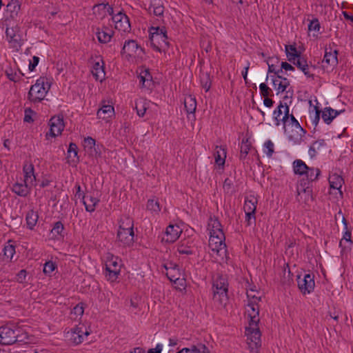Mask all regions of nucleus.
Returning a JSON list of instances; mask_svg holds the SVG:
<instances>
[{
	"instance_id": "35",
	"label": "nucleus",
	"mask_w": 353,
	"mask_h": 353,
	"mask_svg": "<svg viewBox=\"0 0 353 353\" xmlns=\"http://www.w3.org/2000/svg\"><path fill=\"white\" fill-rule=\"evenodd\" d=\"M94 12H100L103 17L105 15H111L112 17L114 14V8L108 3H100L94 6Z\"/></svg>"
},
{
	"instance_id": "63",
	"label": "nucleus",
	"mask_w": 353,
	"mask_h": 353,
	"mask_svg": "<svg viewBox=\"0 0 353 353\" xmlns=\"http://www.w3.org/2000/svg\"><path fill=\"white\" fill-rule=\"evenodd\" d=\"M96 141L90 137L84 139V147L85 148L92 149L95 146Z\"/></svg>"
},
{
	"instance_id": "50",
	"label": "nucleus",
	"mask_w": 353,
	"mask_h": 353,
	"mask_svg": "<svg viewBox=\"0 0 353 353\" xmlns=\"http://www.w3.org/2000/svg\"><path fill=\"white\" fill-rule=\"evenodd\" d=\"M11 241H9L8 243L4 246L3 254L6 259L11 260L15 254V247L10 243Z\"/></svg>"
},
{
	"instance_id": "7",
	"label": "nucleus",
	"mask_w": 353,
	"mask_h": 353,
	"mask_svg": "<svg viewBox=\"0 0 353 353\" xmlns=\"http://www.w3.org/2000/svg\"><path fill=\"white\" fill-rule=\"evenodd\" d=\"M121 266V259L118 256L108 253L105 263L104 274L105 278L111 282L115 281L120 274Z\"/></svg>"
},
{
	"instance_id": "49",
	"label": "nucleus",
	"mask_w": 353,
	"mask_h": 353,
	"mask_svg": "<svg viewBox=\"0 0 353 353\" xmlns=\"http://www.w3.org/2000/svg\"><path fill=\"white\" fill-rule=\"evenodd\" d=\"M147 209L152 213L158 214L161 210L159 201L154 199H149L147 203Z\"/></svg>"
},
{
	"instance_id": "18",
	"label": "nucleus",
	"mask_w": 353,
	"mask_h": 353,
	"mask_svg": "<svg viewBox=\"0 0 353 353\" xmlns=\"http://www.w3.org/2000/svg\"><path fill=\"white\" fill-rule=\"evenodd\" d=\"M134 231L118 230L117 241L120 246L130 247L134 243Z\"/></svg>"
},
{
	"instance_id": "14",
	"label": "nucleus",
	"mask_w": 353,
	"mask_h": 353,
	"mask_svg": "<svg viewBox=\"0 0 353 353\" xmlns=\"http://www.w3.org/2000/svg\"><path fill=\"white\" fill-rule=\"evenodd\" d=\"M50 131L46 133V139L49 137H56L60 135L65 128L63 119L61 116L52 117L49 121Z\"/></svg>"
},
{
	"instance_id": "27",
	"label": "nucleus",
	"mask_w": 353,
	"mask_h": 353,
	"mask_svg": "<svg viewBox=\"0 0 353 353\" xmlns=\"http://www.w3.org/2000/svg\"><path fill=\"white\" fill-rule=\"evenodd\" d=\"M341 112L332 109L330 107L325 108L321 112V117L326 124H330Z\"/></svg>"
},
{
	"instance_id": "40",
	"label": "nucleus",
	"mask_w": 353,
	"mask_h": 353,
	"mask_svg": "<svg viewBox=\"0 0 353 353\" xmlns=\"http://www.w3.org/2000/svg\"><path fill=\"white\" fill-rule=\"evenodd\" d=\"M99 201V200L98 199L92 196H85V199L83 200L86 211L90 212L94 211L95 207Z\"/></svg>"
},
{
	"instance_id": "58",
	"label": "nucleus",
	"mask_w": 353,
	"mask_h": 353,
	"mask_svg": "<svg viewBox=\"0 0 353 353\" xmlns=\"http://www.w3.org/2000/svg\"><path fill=\"white\" fill-rule=\"evenodd\" d=\"M150 12H152L156 16H161L164 11V8L162 5L156 6L152 3L150 7Z\"/></svg>"
},
{
	"instance_id": "2",
	"label": "nucleus",
	"mask_w": 353,
	"mask_h": 353,
	"mask_svg": "<svg viewBox=\"0 0 353 353\" xmlns=\"http://www.w3.org/2000/svg\"><path fill=\"white\" fill-rule=\"evenodd\" d=\"M28 336L23 329L14 324H8L0 327V344L12 345L17 342L27 343Z\"/></svg>"
},
{
	"instance_id": "62",
	"label": "nucleus",
	"mask_w": 353,
	"mask_h": 353,
	"mask_svg": "<svg viewBox=\"0 0 353 353\" xmlns=\"http://www.w3.org/2000/svg\"><path fill=\"white\" fill-rule=\"evenodd\" d=\"M232 181L228 178L225 179L223 185V188L226 193L232 192Z\"/></svg>"
},
{
	"instance_id": "1",
	"label": "nucleus",
	"mask_w": 353,
	"mask_h": 353,
	"mask_svg": "<svg viewBox=\"0 0 353 353\" xmlns=\"http://www.w3.org/2000/svg\"><path fill=\"white\" fill-rule=\"evenodd\" d=\"M246 313L250 319L249 325L245 328L247 344L250 353H259L261 346V332L259 328V303H248Z\"/></svg>"
},
{
	"instance_id": "53",
	"label": "nucleus",
	"mask_w": 353,
	"mask_h": 353,
	"mask_svg": "<svg viewBox=\"0 0 353 353\" xmlns=\"http://www.w3.org/2000/svg\"><path fill=\"white\" fill-rule=\"evenodd\" d=\"M263 152L268 157H271L274 152V145L272 141L268 140L263 145Z\"/></svg>"
},
{
	"instance_id": "42",
	"label": "nucleus",
	"mask_w": 353,
	"mask_h": 353,
	"mask_svg": "<svg viewBox=\"0 0 353 353\" xmlns=\"http://www.w3.org/2000/svg\"><path fill=\"white\" fill-rule=\"evenodd\" d=\"M342 221H343V223L344 224V228H345V231L344 232L343 238L339 243V246L343 249L344 248H345V245H343V243H344L343 241H345L346 243H349L350 245L352 244V240H351L352 234H351V231L347 230V221L345 219V217H343Z\"/></svg>"
},
{
	"instance_id": "5",
	"label": "nucleus",
	"mask_w": 353,
	"mask_h": 353,
	"mask_svg": "<svg viewBox=\"0 0 353 353\" xmlns=\"http://www.w3.org/2000/svg\"><path fill=\"white\" fill-rule=\"evenodd\" d=\"M50 88V84L45 77H40L30 87L28 98L32 103H39L44 99Z\"/></svg>"
},
{
	"instance_id": "15",
	"label": "nucleus",
	"mask_w": 353,
	"mask_h": 353,
	"mask_svg": "<svg viewBox=\"0 0 353 353\" xmlns=\"http://www.w3.org/2000/svg\"><path fill=\"white\" fill-rule=\"evenodd\" d=\"M314 278V275L311 274H305L303 277L298 276V286L303 294H310L313 291L315 286Z\"/></svg>"
},
{
	"instance_id": "16",
	"label": "nucleus",
	"mask_w": 353,
	"mask_h": 353,
	"mask_svg": "<svg viewBox=\"0 0 353 353\" xmlns=\"http://www.w3.org/2000/svg\"><path fill=\"white\" fill-rule=\"evenodd\" d=\"M289 106L287 104L283 105L281 102L276 110L273 112V118L275 125L279 126L283 122L285 125L289 119Z\"/></svg>"
},
{
	"instance_id": "36",
	"label": "nucleus",
	"mask_w": 353,
	"mask_h": 353,
	"mask_svg": "<svg viewBox=\"0 0 353 353\" xmlns=\"http://www.w3.org/2000/svg\"><path fill=\"white\" fill-rule=\"evenodd\" d=\"M325 141L324 139H319L314 142H313L312 143V145H310V148H309V150H308V154L310 155V157L311 158H314L319 151L325 145Z\"/></svg>"
},
{
	"instance_id": "22",
	"label": "nucleus",
	"mask_w": 353,
	"mask_h": 353,
	"mask_svg": "<svg viewBox=\"0 0 353 353\" xmlns=\"http://www.w3.org/2000/svg\"><path fill=\"white\" fill-rule=\"evenodd\" d=\"M272 80L274 88L276 90L277 94L283 92L290 86V81L287 78L281 77L280 74L272 77Z\"/></svg>"
},
{
	"instance_id": "39",
	"label": "nucleus",
	"mask_w": 353,
	"mask_h": 353,
	"mask_svg": "<svg viewBox=\"0 0 353 353\" xmlns=\"http://www.w3.org/2000/svg\"><path fill=\"white\" fill-rule=\"evenodd\" d=\"M38 219L39 215L37 212L34 211L33 210L28 211L26 216L28 228L30 230H32L36 225L38 221Z\"/></svg>"
},
{
	"instance_id": "29",
	"label": "nucleus",
	"mask_w": 353,
	"mask_h": 353,
	"mask_svg": "<svg viewBox=\"0 0 353 353\" xmlns=\"http://www.w3.org/2000/svg\"><path fill=\"white\" fill-rule=\"evenodd\" d=\"M293 64L301 70L306 77L313 78V74L310 72V66L305 58L299 57L296 61H294Z\"/></svg>"
},
{
	"instance_id": "8",
	"label": "nucleus",
	"mask_w": 353,
	"mask_h": 353,
	"mask_svg": "<svg viewBox=\"0 0 353 353\" xmlns=\"http://www.w3.org/2000/svg\"><path fill=\"white\" fill-rule=\"evenodd\" d=\"M213 301L219 307L225 305L228 301V284L225 279H216L212 285Z\"/></svg>"
},
{
	"instance_id": "51",
	"label": "nucleus",
	"mask_w": 353,
	"mask_h": 353,
	"mask_svg": "<svg viewBox=\"0 0 353 353\" xmlns=\"http://www.w3.org/2000/svg\"><path fill=\"white\" fill-rule=\"evenodd\" d=\"M201 85L202 88L208 92L211 87V80L208 73H203L200 77Z\"/></svg>"
},
{
	"instance_id": "47",
	"label": "nucleus",
	"mask_w": 353,
	"mask_h": 353,
	"mask_svg": "<svg viewBox=\"0 0 353 353\" xmlns=\"http://www.w3.org/2000/svg\"><path fill=\"white\" fill-rule=\"evenodd\" d=\"M134 223L132 219L130 217L122 218L119 222V227L118 230H127L134 231Z\"/></svg>"
},
{
	"instance_id": "38",
	"label": "nucleus",
	"mask_w": 353,
	"mask_h": 353,
	"mask_svg": "<svg viewBox=\"0 0 353 353\" xmlns=\"http://www.w3.org/2000/svg\"><path fill=\"white\" fill-rule=\"evenodd\" d=\"M184 106L188 114H194L196 108V99L191 95L185 97Z\"/></svg>"
},
{
	"instance_id": "28",
	"label": "nucleus",
	"mask_w": 353,
	"mask_h": 353,
	"mask_svg": "<svg viewBox=\"0 0 353 353\" xmlns=\"http://www.w3.org/2000/svg\"><path fill=\"white\" fill-rule=\"evenodd\" d=\"M257 203L258 199L254 195L246 196L243 205L244 212L256 213Z\"/></svg>"
},
{
	"instance_id": "46",
	"label": "nucleus",
	"mask_w": 353,
	"mask_h": 353,
	"mask_svg": "<svg viewBox=\"0 0 353 353\" xmlns=\"http://www.w3.org/2000/svg\"><path fill=\"white\" fill-rule=\"evenodd\" d=\"M5 73L8 79L14 82L19 81L23 75L20 71L17 72L12 69L11 67H7L6 68Z\"/></svg>"
},
{
	"instance_id": "3",
	"label": "nucleus",
	"mask_w": 353,
	"mask_h": 353,
	"mask_svg": "<svg viewBox=\"0 0 353 353\" xmlns=\"http://www.w3.org/2000/svg\"><path fill=\"white\" fill-rule=\"evenodd\" d=\"M225 236L224 232H218L215 234H210L209 247L212 252V254H216V261L228 263V256L226 244L225 243Z\"/></svg>"
},
{
	"instance_id": "45",
	"label": "nucleus",
	"mask_w": 353,
	"mask_h": 353,
	"mask_svg": "<svg viewBox=\"0 0 353 353\" xmlns=\"http://www.w3.org/2000/svg\"><path fill=\"white\" fill-rule=\"evenodd\" d=\"M287 123H289V125H291L292 129H294V131H297L300 134H305L306 131L301 126L299 121L296 119L293 114H289V119Z\"/></svg>"
},
{
	"instance_id": "6",
	"label": "nucleus",
	"mask_w": 353,
	"mask_h": 353,
	"mask_svg": "<svg viewBox=\"0 0 353 353\" xmlns=\"http://www.w3.org/2000/svg\"><path fill=\"white\" fill-rule=\"evenodd\" d=\"M121 54L128 60L134 61L136 62L142 61L145 57L144 49L135 40L125 41Z\"/></svg>"
},
{
	"instance_id": "11",
	"label": "nucleus",
	"mask_w": 353,
	"mask_h": 353,
	"mask_svg": "<svg viewBox=\"0 0 353 353\" xmlns=\"http://www.w3.org/2000/svg\"><path fill=\"white\" fill-rule=\"evenodd\" d=\"M338 51L332 49L330 46L325 47V54L322 60V67L325 70L331 71L338 64Z\"/></svg>"
},
{
	"instance_id": "31",
	"label": "nucleus",
	"mask_w": 353,
	"mask_h": 353,
	"mask_svg": "<svg viewBox=\"0 0 353 353\" xmlns=\"http://www.w3.org/2000/svg\"><path fill=\"white\" fill-rule=\"evenodd\" d=\"M208 230L210 234H218V232H223V227L220 221L216 219L210 217L208 221Z\"/></svg>"
},
{
	"instance_id": "19",
	"label": "nucleus",
	"mask_w": 353,
	"mask_h": 353,
	"mask_svg": "<svg viewBox=\"0 0 353 353\" xmlns=\"http://www.w3.org/2000/svg\"><path fill=\"white\" fill-rule=\"evenodd\" d=\"M181 232L182 230L179 225H169L165 232L163 241L168 243H174L179 239Z\"/></svg>"
},
{
	"instance_id": "44",
	"label": "nucleus",
	"mask_w": 353,
	"mask_h": 353,
	"mask_svg": "<svg viewBox=\"0 0 353 353\" xmlns=\"http://www.w3.org/2000/svg\"><path fill=\"white\" fill-rule=\"evenodd\" d=\"M64 226L61 221H57L54 223V225L50 231L52 238L59 239L63 236V232Z\"/></svg>"
},
{
	"instance_id": "9",
	"label": "nucleus",
	"mask_w": 353,
	"mask_h": 353,
	"mask_svg": "<svg viewBox=\"0 0 353 353\" xmlns=\"http://www.w3.org/2000/svg\"><path fill=\"white\" fill-rule=\"evenodd\" d=\"M320 174L321 170L319 168L308 167V170L304 175L305 178L300 180L297 185V196L300 195L301 192H305L306 190L309 188L310 183L316 181Z\"/></svg>"
},
{
	"instance_id": "33",
	"label": "nucleus",
	"mask_w": 353,
	"mask_h": 353,
	"mask_svg": "<svg viewBox=\"0 0 353 353\" xmlns=\"http://www.w3.org/2000/svg\"><path fill=\"white\" fill-rule=\"evenodd\" d=\"M215 163L219 166H223L226 158V149L222 146L216 145L214 151Z\"/></svg>"
},
{
	"instance_id": "48",
	"label": "nucleus",
	"mask_w": 353,
	"mask_h": 353,
	"mask_svg": "<svg viewBox=\"0 0 353 353\" xmlns=\"http://www.w3.org/2000/svg\"><path fill=\"white\" fill-rule=\"evenodd\" d=\"M67 152L68 158L71 159L72 162L77 163L78 161V148L75 143H70Z\"/></svg>"
},
{
	"instance_id": "25",
	"label": "nucleus",
	"mask_w": 353,
	"mask_h": 353,
	"mask_svg": "<svg viewBox=\"0 0 353 353\" xmlns=\"http://www.w3.org/2000/svg\"><path fill=\"white\" fill-rule=\"evenodd\" d=\"M152 105H156V104L145 99L141 98L135 101L137 113L141 117L145 115L146 111L149 110Z\"/></svg>"
},
{
	"instance_id": "52",
	"label": "nucleus",
	"mask_w": 353,
	"mask_h": 353,
	"mask_svg": "<svg viewBox=\"0 0 353 353\" xmlns=\"http://www.w3.org/2000/svg\"><path fill=\"white\" fill-rule=\"evenodd\" d=\"M166 276L172 282L176 283L177 281H179L181 273L179 268L172 269L171 271L166 272Z\"/></svg>"
},
{
	"instance_id": "61",
	"label": "nucleus",
	"mask_w": 353,
	"mask_h": 353,
	"mask_svg": "<svg viewBox=\"0 0 353 353\" xmlns=\"http://www.w3.org/2000/svg\"><path fill=\"white\" fill-rule=\"evenodd\" d=\"M245 223L248 226H250L252 223L256 221L255 213L252 212H245Z\"/></svg>"
},
{
	"instance_id": "17",
	"label": "nucleus",
	"mask_w": 353,
	"mask_h": 353,
	"mask_svg": "<svg viewBox=\"0 0 353 353\" xmlns=\"http://www.w3.org/2000/svg\"><path fill=\"white\" fill-rule=\"evenodd\" d=\"M95 34L99 43H108L110 42L114 35V31L112 28L103 26L96 29Z\"/></svg>"
},
{
	"instance_id": "12",
	"label": "nucleus",
	"mask_w": 353,
	"mask_h": 353,
	"mask_svg": "<svg viewBox=\"0 0 353 353\" xmlns=\"http://www.w3.org/2000/svg\"><path fill=\"white\" fill-rule=\"evenodd\" d=\"M112 21L114 23L116 30L128 32L131 30L129 19L128 16L121 11H118L117 14H114L112 17Z\"/></svg>"
},
{
	"instance_id": "32",
	"label": "nucleus",
	"mask_w": 353,
	"mask_h": 353,
	"mask_svg": "<svg viewBox=\"0 0 353 353\" xmlns=\"http://www.w3.org/2000/svg\"><path fill=\"white\" fill-rule=\"evenodd\" d=\"M114 114V108L111 105H103L97 112V117L108 120Z\"/></svg>"
},
{
	"instance_id": "54",
	"label": "nucleus",
	"mask_w": 353,
	"mask_h": 353,
	"mask_svg": "<svg viewBox=\"0 0 353 353\" xmlns=\"http://www.w3.org/2000/svg\"><path fill=\"white\" fill-rule=\"evenodd\" d=\"M304 136L305 134L299 135V133H298L297 131H294V129H292V131L288 132L289 139L292 141L294 143H300Z\"/></svg>"
},
{
	"instance_id": "23",
	"label": "nucleus",
	"mask_w": 353,
	"mask_h": 353,
	"mask_svg": "<svg viewBox=\"0 0 353 353\" xmlns=\"http://www.w3.org/2000/svg\"><path fill=\"white\" fill-rule=\"evenodd\" d=\"M31 188L30 185L24 181L17 182L13 184L12 191L19 196L26 197L30 193Z\"/></svg>"
},
{
	"instance_id": "56",
	"label": "nucleus",
	"mask_w": 353,
	"mask_h": 353,
	"mask_svg": "<svg viewBox=\"0 0 353 353\" xmlns=\"http://www.w3.org/2000/svg\"><path fill=\"white\" fill-rule=\"evenodd\" d=\"M56 268L57 265L55 263L52 261H49L44 264L43 272L46 275H50Z\"/></svg>"
},
{
	"instance_id": "57",
	"label": "nucleus",
	"mask_w": 353,
	"mask_h": 353,
	"mask_svg": "<svg viewBox=\"0 0 353 353\" xmlns=\"http://www.w3.org/2000/svg\"><path fill=\"white\" fill-rule=\"evenodd\" d=\"M247 296L248 299V303H254V301L255 303H259V302L261 301V296H257L255 294V291L253 290H250V291L247 292Z\"/></svg>"
},
{
	"instance_id": "43",
	"label": "nucleus",
	"mask_w": 353,
	"mask_h": 353,
	"mask_svg": "<svg viewBox=\"0 0 353 353\" xmlns=\"http://www.w3.org/2000/svg\"><path fill=\"white\" fill-rule=\"evenodd\" d=\"M19 10L20 4L18 0H11L8 3L7 12H10L12 18L17 17Z\"/></svg>"
},
{
	"instance_id": "21",
	"label": "nucleus",
	"mask_w": 353,
	"mask_h": 353,
	"mask_svg": "<svg viewBox=\"0 0 353 353\" xmlns=\"http://www.w3.org/2000/svg\"><path fill=\"white\" fill-rule=\"evenodd\" d=\"M92 74L97 81H102L105 78V71L103 61L101 58H97L93 61L92 68Z\"/></svg>"
},
{
	"instance_id": "41",
	"label": "nucleus",
	"mask_w": 353,
	"mask_h": 353,
	"mask_svg": "<svg viewBox=\"0 0 353 353\" xmlns=\"http://www.w3.org/2000/svg\"><path fill=\"white\" fill-rule=\"evenodd\" d=\"M177 252L181 254L190 255L193 253L188 241H181L177 245Z\"/></svg>"
},
{
	"instance_id": "64",
	"label": "nucleus",
	"mask_w": 353,
	"mask_h": 353,
	"mask_svg": "<svg viewBox=\"0 0 353 353\" xmlns=\"http://www.w3.org/2000/svg\"><path fill=\"white\" fill-rule=\"evenodd\" d=\"M84 312V307L82 303L77 304L75 307H74L72 310V313H74L76 316H82Z\"/></svg>"
},
{
	"instance_id": "55",
	"label": "nucleus",
	"mask_w": 353,
	"mask_h": 353,
	"mask_svg": "<svg viewBox=\"0 0 353 353\" xmlns=\"http://www.w3.org/2000/svg\"><path fill=\"white\" fill-rule=\"evenodd\" d=\"M250 150V144L246 141V142H242L241 145V150H240V159H244L247 154L249 153Z\"/></svg>"
},
{
	"instance_id": "10",
	"label": "nucleus",
	"mask_w": 353,
	"mask_h": 353,
	"mask_svg": "<svg viewBox=\"0 0 353 353\" xmlns=\"http://www.w3.org/2000/svg\"><path fill=\"white\" fill-rule=\"evenodd\" d=\"M90 334L86 326L84 324L79 323L74 327L71 328L66 333V338L70 342L74 345L81 343L85 338Z\"/></svg>"
},
{
	"instance_id": "37",
	"label": "nucleus",
	"mask_w": 353,
	"mask_h": 353,
	"mask_svg": "<svg viewBox=\"0 0 353 353\" xmlns=\"http://www.w3.org/2000/svg\"><path fill=\"white\" fill-rule=\"evenodd\" d=\"M285 52L288 60L292 63L301 57L300 52L297 51L296 46L294 45L285 46Z\"/></svg>"
},
{
	"instance_id": "20",
	"label": "nucleus",
	"mask_w": 353,
	"mask_h": 353,
	"mask_svg": "<svg viewBox=\"0 0 353 353\" xmlns=\"http://www.w3.org/2000/svg\"><path fill=\"white\" fill-rule=\"evenodd\" d=\"M23 172L24 176L23 181L32 187L35 185L36 176L33 164L30 162H26L23 166Z\"/></svg>"
},
{
	"instance_id": "34",
	"label": "nucleus",
	"mask_w": 353,
	"mask_h": 353,
	"mask_svg": "<svg viewBox=\"0 0 353 353\" xmlns=\"http://www.w3.org/2000/svg\"><path fill=\"white\" fill-rule=\"evenodd\" d=\"M329 183L331 188L341 191L340 190L342 188L343 184L344 183V180L341 176L336 173H334L330 176Z\"/></svg>"
},
{
	"instance_id": "60",
	"label": "nucleus",
	"mask_w": 353,
	"mask_h": 353,
	"mask_svg": "<svg viewBox=\"0 0 353 353\" xmlns=\"http://www.w3.org/2000/svg\"><path fill=\"white\" fill-rule=\"evenodd\" d=\"M320 28H321L320 23L317 19H312L308 25L309 31H314V32H319L320 30Z\"/></svg>"
},
{
	"instance_id": "4",
	"label": "nucleus",
	"mask_w": 353,
	"mask_h": 353,
	"mask_svg": "<svg viewBox=\"0 0 353 353\" xmlns=\"http://www.w3.org/2000/svg\"><path fill=\"white\" fill-rule=\"evenodd\" d=\"M150 39L152 46L159 52L165 50L169 46L167 31L165 27H151Z\"/></svg>"
},
{
	"instance_id": "24",
	"label": "nucleus",
	"mask_w": 353,
	"mask_h": 353,
	"mask_svg": "<svg viewBox=\"0 0 353 353\" xmlns=\"http://www.w3.org/2000/svg\"><path fill=\"white\" fill-rule=\"evenodd\" d=\"M138 79L142 88L150 89L153 85L152 77L148 69H141Z\"/></svg>"
},
{
	"instance_id": "13",
	"label": "nucleus",
	"mask_w": 353,
	"mask_h": 353,
	"mask_svg": "<svg viewBox=\"0 0 353 353\" xmlns=\"http://www.w3.org/2000/svg\"><path fill=\"white\" fill-rule=\"evenodd\" d=\"M6 34L10 44V48L18 51L22 46V39L19 33L18 27H8L6 30Z\"/></svg>"
},
{
	"instance_id": "59",
	"label": "nucleus",
	"mask_w": 353,
	"mask_h": 353,
	"mask_svg": "<svg viewBox=\"0 0 353 353\" xmlns=\"http://www.w3.org/2000/svg\"><path fill=\"white\" fill-rule=\"evenodd\" d=\"M259 90L261 94L263 97H267L271 95V93L272 92V90L264 83H261L259 85Z\"/></svg>"
},
{
	"instance_id": "26",
	"label": "nucleus",
	"mask_w": 353,
	"mask_h": 353,
	"mask_svg": "<svg viewBox=\"0 0 353 353\" xmlns=\"http://www.w3.org/2000/svg\"><path fill=\"white\" fill-rule=\"evenodd\" d=\"M176 353H210V351L204 343H198L190 347H183Z\"/></svg>"
},
{
	"instance_id": "30",
	"label": "nucleus",
	"mask_w": 353,
	"mask_h": 353,
	"mask_svg": "<svg viewBox=\"0 0 353 353\" xmlns=\"http://www.w3.org/2000/svg\"><path fill=\"white\" fill-rule=\"evenodd\" d=\"M308 167L301 159H296L292 163L293 172L296 175L304 176Z\"/></svg>"
}]
</instances>
